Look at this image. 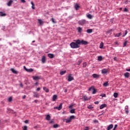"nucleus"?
Segmentation results:
<instances>
[{
    "mask_svg": "<svg viewBox=\"0 0 130 130\" xmlns=\"http://www.w3.org/2000/svg\"><path fill=\"white\" fill-rule=\"evenodd\" d=\"M70 46L73 49L80 48V45H77V43L74 42L70 43Z\"/></svg>",
    "mask_w": 130,
    "mask_h": 130,
    "instance_id": "f257e3e1",
    "label": "nucleus"
},
{
    "mask_svg": "<svg viewBox=\"0 0 130 130\" xmlns=\"http://www.w3.org/2000/svg\"><path fill=\"white\" fill-rule=\"evenodd\" d=\"M91 90H93L92 94H96V93H97V89L94 88V86H91L89 87L88 91H91Z\"/></svg>",
    "mask_w": 130,
    "mask_h": 130,
    "instance_id": "f03ea898",
    "label": "nucleus"
},
{
    "mask_svg": "<svg viewBox=\"0 0 130 130\" xmlns=\"http://www.w3.org/2000/svg\"><path fill=\"white\" fill-rule=\"evenodd\" d=\"M73 75L72 74H70L68 76V82H72V81H74V77L72 76Z\"/></svg>",
    "mask_w": 130,
    "mask_h": 130,
    "instance_id": "7ed1b4c3",
    "label": "nucleus"
},
{
    "mask_svg": "<svg viewBox=\"0 0 130 130\" xmlns=\"http://www.w3.org/2000/svg\"><path fill=\"white\" fill-rule=\"evenodd\" d=\"M54 109H57V110H61V109H62V103L60 104L58 107H54Z\"/></svg>",
    "mask_w": 130,
    "mask_h": 130,
    "instance_id": "20e7f679",
    "label": "nucleus"
},
{
    "mask_svg": "<svg viewBox=\"0 0 130 130\" xmlns=\"http://www.w3.org/2000/svg\"><path fill=\"white\" fill-rule=\"evenodd\" d=\"M93 79H96V80H98L99 78H100V75L97 74H93L92 75Z\"/></svg>",
    "mask_w": 130,
    "mask_h": 130,
    "instance_id": "39448f33",
    "label": "nucleus"
},
{
    "mask_svg": "<svg viewBox=\"0 0 130 130\" xmlns=\"http://www.w3.org/2000/svg\"><path fill=\"white\" fill-rule=\"evenodd\" d=\"M124 111H125V113H126V114H128V113H129V109H128V106H126L124 108Z\"/></svg>",
    "mask_w": 130,
    "mask_h": 130,
    "instance_id": "423d86ee",
    "label": "nucleus"
},
{
    "mask_svg": "<svg viewBox=\"0 0 130 130\" xmlns=\"http://www.w3.org/2000/svg\"><path fill=\"white\" fill-rule=\"evenodd\" d=\"M33 96L34 97V98H39L40 95L38 92H34Z\"/></svg>",
    "mask_w": 130,
    "mask_h": 130,
    "instance_id": "0eeeda50",
    "label": "nucleus"
},
{
    "mask_svg": "<svg viewBox=\"0 0 130 130\" xmlns=\"http://www.w3.org/2000/svg\"><path fill=\"white\" fill-rule=\"evenodd\" d=\"M79 23L80 25H83L86 23V20H80L79 21Z\"/></svg>",
    "mask_w": 130,
    "mask_h": 130,
    "instance_id": "6e6552de",
    "label": "nucleus"
},
{
    "mask_svg": "<svg viewBox=\"0 0 130 130\" xmlns=\"http://www.w3.org/2000/svg\"><path fill=\"white\" fill-rule=\"evenodd\" d=\"M32 78L34 81H39V80H40L39 76H32Z\"/></svg>",
    "mask_w": 130,
    "mask_h": 130,
    "instance_id": "1a4fd4ad",
    "label": "nucleus"
},
{
    "mask_svg": "<svg viewBox=\"0 0 130 130\" xmlns=\"http://www.w3.org/2000/svg\"><path fill=\"white\" fill-rule=\"evenodd\" d=\"M10 71H11V72H12V73L13 74H15L16 75H18V71H16V70H15L14 68H12L10 69Z\"/></svg>",
    "mask_w": 130,
    "mask_h": 130,
    "instance_id": "9d476101",
    "label": "nucleus"
},
{
    "mask_svg": "<svg viewBox=\"0 0 130 130\" xmlns=\"http://www.w3.org/2000/svg\"><path fill=\"white\" fill-rule=\"evenodd\" d=\"M112 128H113V124H111L109 125L107 128V130H111Z\"/></svg>",
    "mask_w": 130,
    "mask_h": 130,
    "instance_id": "9b49d317",
    "label": "nucleus"
},
{
    "mask_svg": "<svg viewBox=\"0 0 130 130\" xmlns=\"http://www.w3.org/2000/svg\"><path fill=\"white\" fill-rule=\"evenodd\" d=\"M81 44H83V45H87V44H89V43L87 41H81Z\"/></svg>",
    "mask_w": 130,
    "mask_h": 130,
    "instance_id": "f8f14e48",
    "label": "nucleus"
},
{
    "mask_svg": "<svg viewBox=\"0 0 130 130\" xmlns=\"http://www.w3.org/2000/svg\"><path fill=\"white\" fill-rule=\"evenodd\" d=\"M107 105L106 104H102V105L100 106V109H103V108L107 107Z\"/></svg>",
    "mask_w": 130,
    "mask_h": 130,
    "instance_id": "ddd939ff",
    "label": "nucleus"
},
{
    "mask_svg": "<svg viewBox=\"0 0 130 130\" xmlns=\"http://www.w3.org/2000/svg\"><path fill=\"white\" fill-rule=\"evenodd\" d=\"M57 99V95L56 94H54L53 96V98H52V101H56V100Z\"/></svg>",
    "mask_w": 130,
    "mask_h": 130,
    "instance_id": "4468645a",
    "label": "nucleus"
},
{
    "mask_svg": "<svg viewBox=\"0 0 130 130\" xmlns=\"http://www.w3.org/2000/svg\"><path fill=\"white\" fill-rule=\"evenodd\" d=\"M48 56L50 58H53V57H54V55L53 54L49 53L48 54Z\"/></svg>",
    "mask_w": 130,
    "mask_h": 130,
    "instance_id": "2eb2a0df",
    "label": "nucleus"
},
{
    "mask_svg": "<svg viewBox=\"0 0 130 130\" xmlns=\"http://www.w3.org/2000/svg\"><path fill=\"white\" fill-rule=\"evenodd\" d=\"M74 8L76 11H78L80 9V6L78 4H76L74 6Z\"/></svg>",
    "mask_w": 130,
    "mask_h": 130,
    "instance_id": "dca6fc26",
    "label": "nucleus"
},
{
    "mask_svg": "<svg viewBox=\"0 0 130 130\" xmlns=\"http://www.w3.org/2000/svg\"><path fill=\"white\" fill-rule=\"evenodd\" d=\"M76 43L77 44V45H80L82 44V41H81L80 40H77L76 41Z\"/></svg>",
    "mask_w": 130,
    "mask_h": 130,
    "instance_id": "f3484780",
    "label": "nucleus"
},
{
    "mask_svg": "<svg viewBox=\"0 0 130 130\" xmlns=\"http://www.w3.org/2000/svg\"><path fill=\"white\" fill-rule=\"evenodd\" d=\"M43 89L44 91L46 92V93H48L49 92V89L46 88V87H44Z\"/></svg>",
    "mask_w": 130,
    "mask_h": 130,
    "instance_id": "a211bd4d",
    "label": "nucleus"
},
{
    "mask_svg": "<svg viewBox=\"0 0 130 130\" xmlns=\"http://www.w3.org/2000/svg\"><path fill=\"white\" fill-rule=\"evenodd\" d=\"M46 61V57H45V56H43L42 58V61L43 63H45Z\"/></svg>",
    "mask_w": 130,
    "mask_h": 130,
    "instance_id": "6ab92c4d",
    "label": "nucleus"
},
{
    "mask_svg": "<svg viewBox=\"0 0 130 130\" xmlns=\"http://www.w3.org/2000/svg\"><path fill=\"white\" fill-rule=\"evenodd\" d=\"M0 16L1 17H5L7 16V14L5 13L4 12H0Z\"/></svg>",
    "mask_w": 130,
    "mask_h": 130,
    "instance_id": "aec40b11",
    "label": "nucleus"
},
{
    "mask_svg": "<svg viewBox=\"0 0 130 130\" xmlns=\"http://www.w3.org/2000/svg\"><path fill=\"white\" fill-rule=\"evenodd\" d=\"M125 78H129V73L126 72L124 74Z\"/></svg>",
    "mask_w": 130,
    "mask_h": 130,
    "instance_id": "412c9836",
    "label": "nucleus"
},
{
    "mask_svg": "<svg viewBox=\"0 0 130 130\" xmlns=\"http://www.w3.org/2000/svg\"><path fill=\"white\" fill-rule=\"evenodd\" d=\"M12 4H13V1L10 0L8 3L7 5L8 6V7H11V6H12Z\"/></svg>",
    "mask_w": 130,
    "mask_h": 130,
    "instance_id": "4be33fe9",
    "label": "nucleus"
},
{
    "mask_svg": "<svg viewBox=\"0 0 130 130\" xmlns=\"http://www.w3.org/2000/svg\"><path fill=\"white\" fill-rule=\"evenodd\" d=\"M87 33H88L89 34H90V33H92L93 32L92 29H88L86 30Z\"/></svg>",
    "mask_w": 130,
    "mask_h": 130,
    "instance_id": "5701e85b",
    "label": "nucleus"
},
{
    "mask_svg": "<svg viewBox=\"0 0 130 130\" xmlns=\"http://www.w3.org/2000/svg\"><path fill=\"white\" fill-rule=\"evenodd\" d=\"M66 73H67V71H62L60 72V75L61 76H63V75H64V74H66Z\"/></svg>",
    "mask_w": 130,
    "mask_h": 130,
    "instance_id": "b1692460",
    "label": "nucleus"
},
{
    "mask_svg": "<svg viewBox=\"0 0 130 130\" xmlns=\"http://www.w3.org/2000/svg\"><path fill=\"white\" fill-rule=\"evenodd\" d=\"M78 31L79 33H82V31L83 30V29L82 28V27H78L77 28Z\"/></svg>",
    "mask_w": 130,
    "mask_h": 130,
    "instance_id": "393cba45",
    "label": "nucleus"
},
{
    "mask_svg": "<svg viewBox=\"0 0 130 130\" xmlns=\"http://www.w3.org/2000/svg\"><path fill=\"white\" fill-rule=\"evenodd\" d=\"M120 36H121V32L116 34L114 36V37H120Z\"/></svg>",
    "mask_w": 130,
    "mask_h": 130,
    "instance_id": "a878e982",
    "label": "nucleus"
},
{
    "mask_svg": "<svg viewBox=\"0 0 130 130\" xmlns=\"http://www.w3.org/2000/svg\"><path fill=\"white\" fill-rule=\"evenodd\" d=\"M103 46H104V43H103V42H102L100 45V48H101V49H102V48H103Z\"/></svg>",
    "mask_w": 130,
    "mask_h": 130,
    "instance_id": "bb28decb",
    "label": "nucleus"
},
{
    "mask_svg": "<svg viewBox=\"0 0 130 130\" xmlns=\"http://www.w3.org/2000/svg\"><path fill=\"white\" fill-rule=\"evenodd\" d=\"M107 70H106V69H103L102 71V74H107Z\"/></svg>",
    "mask_w": 130,
    "mask_h": 130,
    "instance_id": "cd10ccee",
    "label": "nucleus"
},
{
    "mask_svg": "<svg viewBox=\"0 0 130 130\" xmlns=\"http://www.w3.org/2000/svg\"><path fill=\"white\" fill-rule=\"evenodd\" d=\"M51 118V117L50 116V115L48 114L46 116V119L47 120H50V119Z\"/></svg>",
    "mask_w": 130,
    "mask_h": 130,
    "instance_id": "c85d7f7f",
    "label": "nucleus"
},
{
    "mask_svg": "<svg viewBox=\"0 0 130 130\" xmlns=\"http://www.w3.org/2000/svg\"><path fill=\"white\" fill-rule=\"evenodd\" d=\"M98 60H99V61H101L103 60V57H102V56H99L98 57Z\"/></svg>",
    "mask_w": 130,
    "mask_h": 130,
    "instance_id": "c756f323",
    "label": "nucleus"
},
{
    "mask_svg": "<svg viewBox=\"0 0 130 130\" xmlns=\"http://www.w3.org/2000/svg\"><path fill=\"white\" fill-rule=\"evenodd\" d=\"M31 4L32 5L31 6V8L32 9V10H35V5L34 4V3H33V2H31Z\"/></svg>",
    "mask_w": 130,
    "mask_h": 130,
    "instance_id": "7c9ffc66",
    "label": "nucleus"
},
{
    "mask_svg": "<svg viewBox=\"0 0 130 130\" xmlns=\"http://www.w3.org/2000/svg\"><path fill=\"white\" fill-rule=\"evenodd\" d=\"M103 86H104V87H107V86H109V84L108 83V82L107 81V82H105L103 84Z\"/></svg>",
    "mask_w": 130,
    "mask_h": 130,
    "instance_id": "2f4dec72",
    "label": "nucleus"
},
{
    "mask_svg": "<svg viewBox=\"0 0 130 130\" xmlns=\"http://www.w3.org/2000/svg\"><path fill=\"white\" fill-rule=\"evenodd\" d=\"M59 126H60V125H59L57 124H55L53 125L54 128H57V127H59Z\"/></svg>",
    "mask_w": 130,
    "mask_h": 130,
    "instance_id": "473e14b6",
    "label": "nucleus"
},
{
    "mask_svg": "<svg viewBox=\"0 0 130 130\" xmlns=\"http://www.w3.org/2000/svg\"><path fill=\"white\" fill-rule=\"evenodd\" d=\"M71 121H72L71 120V119L70 118L66 119V123H70V122H71Z\"/></svg>",
    "mask_w": 130,
    "mask_h": 130,
    "instance_id": "72a5a7b5",
    "label": "nucleus"
},
{
    "mask_svg": "<svg viewBox=\"0 0 130 130\" xmlns=\"http://www.w3.org/2000/svg\"><path fill=\"white\" fill-rule=\"evenodd\" d=\"M113 96H114V98H117V97H118V93H117V92L114 93Z\"/></svg>",
    "mask_w": 130,
    "mask_h": 130,
    "instance_id": "f704fd0d",
    "label": "nucleus"
},
{
    "mask_svg": "<svg viewBox=\"0 0 130 130\" xmlns=\"http://www.w3.org/2000/svg\"><path fill=\"white\" fill-rule=\"evenodd\" d=\"M39 21V23L40 24V25H43V21H42V20L41 19H38Z\"/></svg>",
    "mask_w": 130,
    "mask_h": 130,
    "instance_id": "c9c22d12",
    "label": "nucleus"
},
{
    "mask_svg": "<svg viewBox=\"0 0 130 130\" xmlns=\"http://www.w3.org/2000/svg\"><path fill=\"white\" fill-rule=\"evenodd\" d=\"M128 42L127 41H125V42L123 43V47H125Z\"/></svg>",
    "mask_w": 130,
    "mask_h": 130,
    "instance_id": "e433bc0d",
    "label": "nucleus"
},
{
    "mask_svg": "<svg viewBox=\"0 0 130 130\" xmlns=\"http://www.w3.org/2000/svg\"><path fill=\"white\" fill-rule=\"evenodd\" d=\"M33 71H34V70H33V69L32 68H30V69H27V72H28V73H32Z\"/></svg>",
    "mask_w": 130,
    "mask_h": 130,
    "instance_id": "4c0bfd02",
    "label": "nucleus"
},
{
    "mask_svg": "<svg viewBox=\"0 0 130 130\" xmlns=\"http://www.w3.org/2000/svg\"><path fill=\"white\" fill-rule=\"evenodd\" d=\"M87 108L88 109H93V108H94V107H92V106L90 105L87 106Z\"/></svg>",
    "mask_w": 130,
    "mask_h": 130,
    "instance_id": "58836bf2",
    "label": "nucleus"
},
{
    "mask_svg": "<svg viewBox=\"0 0 130 130\" xmlns=\"http://www.w3.org/2000/svg\"><path fill=\"white\" fill-rule=\"evenodd\" d=\"M83 98H84V101H88V97L87 96L84 95Z\"/></svg>",
    "mask_w": 130,
    "mask_h": 130,
    "instance_id": "ea45409f",
    "label": "nucleus"
},
{
    "mask_svg": "<svg viewBox=\"0 0 130 130\" xmlns=\"http://www.w3.org/2000/svg\"><path fill=\"white\" fill-rule=\"evenodd\" d=\"M127 33H128L127 30H125V34L123 36H122V37H125V36L127 34Z\"/></svg>",
    "mask_w": 130,
    "mask_h": 130,
    "instance_id": "a19ab883",
    "label": "nucleus"
},
{
    "mask_svg": "<svg viewBox=\"0 0 130 130\" xmlns=\"http://www.w3.org/2000/svg\"><path fill=\"white\" fill-rule=\"evenodd\" d=\"M52 22L54 23V24H56V21H55V19L53 18H52L51 19Z\"/></svg>",
    "mask_w": 130,
    "mask_h": 130,
    "instance_id": "79ce46f5",
    "label": "nucleus"
},
{
    "mask_svg": "<svg viewBox=\"0 0 130 130\" xmlns=\"http://www.w3.org/2000/svg\"><path fill=\"white\" fill-rule=\"evenodd\" d=\"M69 119H70V120L72 121V119H75V116L74 115H72L70 116V117L69 118Z\"/></svg>",
    "mask_w": 130,
    "mask_h": 130,
    "instance_id": "37998d69",
    "label": "nucleus"
},
{
    "mask_svg": "<svg viewBox=\"0 0 130 130\" xmlns=\"http://www.w3.org/2000/svg\"><path fill=\"white\" fill-rule=\"evenodd\" d=\"M13 100V98L12 96H10L9 99H8V101L9 102H12V101Z\"/></svg>",
    "mask_w": 130,
    "mask_h": 130,
    "instance_id": "c03bdc74",
    "label": "nucleus"
},
{
    "mask_svg": "<svg viewBox=\"0 0 130 130\" xmlns=\"http://www.w3.org/2000/svg\"><path fill=\"white\" fill-rule=\"evenodd\" d=\"M70 112H71V113H75V109H72V110L70 111Z\"/></svg>",
    "mask_w": 130,
    "mask_h": 130,
    "instance_id": "a18cd8bd",
    "label": "nucleus"
},
{
    "mask_svg": "<svg viewBox=\"0 0 130 130\" xmlns=\"http://www.w3.org/2000/svg\"><path fill=\"white\" fill-rule=\"evenodd\" d=\"M100 96H101V97H106V94L105 93H103L101 95H100Z\"/></svg>",
    "mask_w": 130,
    "mask_h": 130,
    "instance_id": "49530a36",
    "label": "nucleus"
},
{
    "mask_svg": "<svg viewBox=\"0 0 130 130\" xmlns=\"http://www.w3.org/2000/svg\"><path fill=\"white\" fill-rule=\"evenodd\" d=\"M83 68H86V67H87V63L84 62L83 63Z\"/></svg>",
    "mask_w": 130,
    "mask_h": 130,
    "instance_id": "de8ad7c7",
    "label": "nucleus"
},
{
    "mask_svg": "<svg viewBox=\"0 0 130 130\" xmlns=\"http://www.w3.org/2000/svg\"><path fill=\"white\" fill-rule=\"evenodd\" d=\"M90 128L89 127V126H86L85 127L84 130H89Z\"/></svg>",
    "mask_w": 130,
    "mask_h": 130,
    "instance_id": "09e8293b",
    "label": "nucleus"
},
{
    "mask_svg": "<svg viewBox=\"0 0 130 130\" xmlns=\"http://www.w3.org/2000/svg\"><path fill=\"white\" fill-rule=\"evenodd\" d=\"M53 122H54V119H52V120H51V121L49 122V123H53Z\"/></svg>",
    "mask_w": 130,
    "mask_h": 130,
    "instance_id": "8fccbe9b",
    "label": "nucleus"
},
{
    "mask_svg": "<svg viewBox=\"0 0 130 130\" xmlns=\"http://www.w3.org/2000/svg\"><path fill=\"white\" fill-rule=\"evenodd\" d=\"M93 122H94V123H98V120H94Z\"/></svg>",
    "mask_w": 130,
    "mask_h": 130,
    "instance_id": "3c124183",
    "label": "nucleus"
},
{
    "mask_svg": "<svg viewBox=\"0 0 130 130\" xmlns=\"http://www.w3.org/2000/svg\"><path fill=\"white\" fill-rule=\"evenodd\" d=\"M74 106V105H71L70 106H69V108L70 109H72L73 108V107Z\"/></svg>",
    "mask_w": 130,
    "mask_h": 130,
    "instance_id": "603ef678",
    "label": "nucleus"
},
{
    "mask_svg": "<svg viewBox=\"0 0 130 130\" xmlns=\"http://www.w3.org/2000/svg\"><path fill=\"white\" fill-rule=\"evenodd\" d=\"M124 12H128V9L127 8H124Z\"/></svg>",
    "mask_w": 130,
    "mask_h": 130,
    "instance_id": "864d4df0",
    "label": "nucleus"
},
{
    "mask_svg": "<svg viewBox=\"0 0 130 130\" xmlns=\"http://www.w3.org/2000/svg\"><path fill=\"white\" fill-rule=\"evenodd\" d=\"M23 68H24V70H25L26 72H27V71H28V69H27V68H26V66H24V67H23Z\"/></svg>",
    "mask_w": 130,
    "mask_h": 130,
    "instance_id": "5fc2aeb1",
    "label": "nucleus"
},
{
    "mask_svg": "<svg viewBox=\"0 0 130 130\" xmlns=\"http://www.w3.org/2000/svg\"><path fill=\"white\" fill-rule=\"evenodd\" d=\"M25 123H29V120H26L24 121Z\"/></svg>",
    "mask_w": 130,
    "mask_h": 130,
    "instance_id": "6e6d98bb",
    "label": "nucleus"
},
{
    "mask_svg": "<svg viewBox=\"0 0 130 130\" xmlns=\"http://www.w3.org/2000/svg\"><path fill=\"white\" fill-rule=\"evenodd\" d=\"M27 126H24L23 128V130H27Z\"/></svg>",
    "mask_w": 130,
    "mask_h": 130,
    "instance_id": "4d7b16f0",
    "label": "nucleus"
},
{
    "mask_svg": "<svg viewBox=\"0 0 130 130\" xmlns=\"http://www.w3.org/2000/svg\"><path fill=\"white\" fill-rule=\"evenodd\" d=\"M41 89V88L40 87H38L36 89V91H40Z\"/></svg>",
    "mask_w": 130,
    "mask_h": 130,
    "instance_id": "13d9d810",
    "label": "nucleus"
},
{
    "mask_svg": "<svg viewBox=\"0 0 130 130\" xmlns=\"http://www.w3.org/2000/svg\"><path fill=\"white\" fill-rule=\"evenodd\" d=\"M94 104H97V105L99 104V101L95 102Z\"/></svg>",
    "mask_w": 130,
    "mask_h": 130,
    "instance_id": "bf43d9fd",
    "label": "nucleus"
},
{
    "mask_svg": "<svg viewBox=\"0 0 130 130\" xmlns=\"http://www.w3.org/2000/svg\"><path fill=\"white\" fill-rule=\"evenodd\" d=\"M86 16L87 17H92V15L91 14H87Z\"/></svg>",
    "mask_w": 130,
    "mask_h": 130,
    "instance_id": "052dcab7",
    "label": "nucleus"
},
{
    "mask_svg": "<svg viewBox=\"0 0 130 130\" xmlns=\"http://www.w3.org/2000/svg\"><path fill=\"white\" fill-rule=\"evenodd\" d=\"M21 3H26L25 0H20Z\"/></svg>",
    "mask_w": 130,
    "mask_h": 130,
    "instance_id": "680f3d73",
    "label": "nucleus"
},
{
    "mask_svg": "<svg viewBox=\"0 0 130 130\" xmlns=\"http://www.w3.org/2000/svg\"><path fill=\"white\" fill-rule=\"evenodd\" d=\"M26 98V95H24L22 96V99H25Z\"/></svg>",
    "mask_w": 130,
    "mask_h": 130,
    "instance_id": "e2e57ef3",
    "label": "nucleus"
},
{
    "mask_svg": "<svg viewBox=\"0 0 130 130\" xmlns=\"http://www.w3.org/2000/svg\"><path fill=\"white\" fill-rule=\"evenodd\" d=\"M34 102H35V103H37V102H38V100H35L34 101Z\"/></svg>",
    "mask_w": 130,
    "mask_h": 130,
    "instance_id": "0e129e2a",
    "label": "nucleus"
},
{
    "mask_svg": "<svg viewBox=\"0 0 130 130\" xmlns=\"http://www.w3.org/2000/svg\"><path fill=\"white\" fill-rule=\"evenodd\" d=\"M126 72H130V69H126Z\"/></svg>",
    "mask_w": 130,
    "mask_h": 130,
    "instance_id": "69168bd1",
    "label": "nucleus"
},
{
    "mask_svg": "<svg viewBox=\"0 0 130 130\" xmlns=\"http://www.w3.org/2000/svg\"><path fill=\"white\" fill-rule=\"evenodd\" d=\"M116 127H117V124L115 125L114 128H116Z\"/></svg>",
    "mask_w": 130,
    "mask_h": 130,
    "instance_id": "338daca9",
    "label": "nucleus"
},
{
    "mask_svg": "<svg viewBox=\"0 0 130 130\" xmlns=\"http://www.w3.org/2000/svg\"><path fill=\"white\" fill-rule=\"evenodd\" d=\"M35 86H37V85H38V82H36L35 83Z\"/></svg>",
    "mask_w": 130,
    "mask_h": 130,
    "instance_id": "774afa93",
    "label": "nucleus"
}]
</instances>
